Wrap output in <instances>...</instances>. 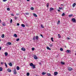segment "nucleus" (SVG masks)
Segmentation results:
<instances>
[{
  "label": "nucleus",
  "instance_id": "obj_1",
  "mask_svg": "<svg viewBox=\"0 0 76 76\" xmlns=\"http://www.w3.org/2000/svg\"><path fill=\"white\" fill-rule=\"evenodd\" d=\"M17 73L16 72V69H14V74L15 75H16Z\"/></svg>",
  "mask_w": 76,
  "mask_h": 76
},
{
  "label": "nucleus",
  "instance_id": "obj_2",
  "mask_svg": "<svg viewBox=\"0 0 76 76\" xmlns=\"http://www.w3.org/2000/svg\"><path fill=\"white\" fill-rule=\"evenodd\" d=\"M34 59H35L36 60L38 59V57H37V56L36 55H34Z\"/></svg>",
  "mask_w": 76,
  "mask_h": 76
},
{
  "label": "nucleus",
  "instance_id": "obj_3",
  "mask_svg": "<svg viewBox=\"0 0 76 76\" xmlns=\"http://www.w3.org/2000/svg\"><path fill=\"white\" fill-rule=\"evenodd\" d=\"M72 21L74 23H75L76 22V19L75 18H72Z\"/></svg>",
  "mask_w": 76,
  "mask_h": 76
},
{
  "label": "nucleus",
  "instance_id": "obj_4",
  "mask_svg": "<svg viewBox=\"0 0 76 76\" xmlns=\"http://www.w3.org/2000/svg\"><path fill=\"white\" fill-rule=\"evenodd\" d=\"M21 50L22 51H26V49L24 48H22L21 49Z\"/></svg>",
  "mask_w": 76,
  "mask_h": 76
},
{
  "label": "nucleus",
  "instance_id": "obj_5",
  "mask_svg": "<svg viewBox=\"0 0 76 76\" xmlns=\"http://www.w3.org/2000/svg\"><path fill=\"white\" fill-rule=\"evenodd\" d=\"M67 53H71V50H67L66 51Z\"/></svg>",
  "mask_w": 76,
  "mask_h": 76
},
{
  "label": "nucleus",
  "instance_id": "obj_6",
  "mask_svg": "<svg viewBox=\"0 0 76 76\" xmlns=\"http://www.w3.org/2000/svg\"><path fill=\"white\" fill-rule=\"evenodd\" d=\"M7 71L8 72H12V70L10 69H7Z\"/></svg>",
  "mask_w": 76,
  "mask_h": 76
},
{
  "label": "nucleus",
  "instance_id": "obj_7",
  "mask_svg": "<svg viewBox=\"0 0 76 76\" xmlns=\"http://www.w3.org/2000/svg\"><path fill=\"white\" fill-rule=\"evenodd\" d=\"M58 74V72H54V75L55 76H56V75H57Z\"/></svg>",
  "mask_w": 76,
  "mask_h": 76
},
{
  "label": "nucleus",
  "instance_id": "obj_8",
  "mask_svg": "<svg viewBox=\"0 0 76 76\" xmlns=\"http://www.w3.org/2000/svg\"><path fill=\"white\" fill-rule=\"evenodd\" d=\"M54 10V9L53 8H50V12H51V11H52V10Z\"/></svg>",
  "mask_w": 76,
  "mask_h": 76
},
{
  "label": "nucleus",
  "instance_id": "obj_9",
  "mask_svg": "<svg viewBox=\"0 0 76 76\" xmlns=\"http://www.w3.org/2000/svg\"><path fill=\"white\" fill-rule=\"evenodd\" d=\"M8 64L10 65V66L11 67L12 66V63H11V62H10L9 63V64Z\"/></svg>",
  "mask_w": 76,
  "mask_h": 76
},
{
  "label": "nucleus",
  "instance_id": "obj_10",
  "mask_svg": "<svg viewBox=\"0 0 76 76\" xmlns=\"http://www.w3.org/2000/svg\"><path fill=\"white\" fill-rule=\"evenodd\" d=\"M21 26L22 27H23V28H25V24H21Z\"/></svg>",
  "mask_w": 76,
  "mask_h": 76
},
{
  "label": "nucleus",
  "instance_id": "obj_11",
  "mask_svg": "<svg viewBox=\"0 0 76 76\" xmlns=\"http://www.w3.org/2000/svg\"><path fill=\"white\" fill-rule=\"evenodd\" d=\"M39 37L38 36H36L35 37V38L37 40H38V38Z\"/></svg>",
  "mask_w": 76,
  "mask_h": 76
},
{
  "label": "nucleus",
  "instance_id": "obj_12",
  "mask_svg": "<svg viewBox=\"0 0 76 76\" xmlns=\"http://www.w3.org/2000/svg\"><path fill=\"white\" fill-rule=\"evenodd\" d=\"M68 69L69 71H71V70H72V68H71V67H69Z\"/></svg>",
  "mask_w": 76,
  "mask_h": 76
},
{
  "label": "nucleus",
  "instance_id": "obj_13",
  "mask_svg": "<svg viewBox=\"0 0 76 76\" xmlns=\"http://www.w3.org/2000/svg\"><path fill=\"white\" fill-rule=\"evenodd\" d=\"M47 50H51V48H49V47L48 46L47 47Z\"/></svg>",
  "mask_w": 76,
  "mask_h": 76
},
{
  "label": "nucleus",
  "instance_id": "obj_14",
  "mask_svg": "<svg viewBox=\"0 0 76 76\" xmlns=\"http://www.w3.org/2000/svg\"><path fill=\"white\" fill-rule=\"evenodd\" d=\"M8 54V53L7 52L5 53V56H7Z\"/></svg>",
  "mask_w": 76,
  "mask_h": 76
},
{
  "label": "nucleus",
  "instance_id": "obj_15",
  "mask_svg": "<svg viewBox=\"0 0 76 76\" xmlns=\"http://www.w3.org/2000/svg\"><path fill=\"white\" fill-rule=\"evenodd\" d=\"M76 6V3H74L73 4H72V6L73 7H75Z\"/></svg>",
  "mask_w": 76,
  "mask_h": 76
},
{
  "label": "nucleus",
  "instance_id": "obj_16",
  "mask_svg": "<svg viewBox=\"0 0 76 76\" xmlns=\"http://www.w3.org/2000/svg\"><path fill=\"white\" fill-rule=\"evenodd\" d=\"M45 74H46V73L45 72H42V75H45Z\"/></svg>",
  "mask_w": 76,
  "mask_h": 76
},
{
  "label": "nucleus",
  "instance_id": "obj_17",
  "mask_svg": "<svg viewBox=\"0 0 76 76\" xmlns=\"http://www.w3.org/2000/svg\"><path fill=\"white\" fill-rule=\"evenodd\" d=\"M2 25H3V26H5L6 25V24L4 23H3Z\"/></svg>",
  "mask_w": 76,
  "mask_h": 76
},
{
  "label": "nucleus",
  "instance_id": "obj_18",
  "mask_svg": "<svg viewBox=\"0 0 76 76\" xmlns=\"http://www.w3.org/2000/svg\"><path fill=\"white\" fill-rule=\"evenodd\" d=\"M33 15L34 16H35V17H37V15L35 14H34Z\"/></svg>",
  "mask_w": 76,
  "mask_h": 76
},
{
  "label": "nucleus",
  "instance_id": "obj_19",
  "mask_svg": "<svg viewBox=\"0 0 76 76\" xmlns=\"http://www.w3.org/2000/svg\"><path fill=\"white\" fill-rule=\"evenodd\" d=\"M20 69V68H19V67L17 66V70H19Z\"/></svg>",
  "mask_w": 76,
  "mask_h": 76
},
{
  "label": "nucleus",
  "instance_id": "obj_20",
  "mask_svg": "<svg viewBox=\"0 0 76 76\" xmlns=\"http://www.w3.org/2000/svg\"><path fill=\"white\" fill-rule=\"evenodd\" d=\"M1 37L2 38H4V34H2Z\"/></svg>",
  "mask_w": 76,
  "mask_h": 76
},
{
  "label": "nucleus",
  "instance_id": "obj_21",
  "mask_svg": "<svg viewBox=\"0 0 76 76\" xmlns=\"http://www.w3.org/2000/svg\"><path fill=\"white\" fill-rule=\"evenodd\" d=\"M33 39L34 41H35V36L34 37Z\"/></svg>",
  "mask_w": 76,
  "mask_h": 76
},
{
  "label": "nucleus",
  "instance_id": "obj_22",
  "mask_svg": "<svg viewBox=\"0 0 76 76\" xmlns=\"http://www.w3.org/2000/svg\"><path fill=\"white\" fill-rule=\"evenodd\" d=\"M61 64H62V65H64L65 64V63H64V62H61Z\"/></svg>",
  "mask_w": 76,
  "mask_h": 76
},
{
  "label": "nucleus",
  "instance_id": "obj_23",
  "mask_svg": "<svg viewBox=\"0 0 76 76\" xmlns=\"http://www.w3.org/2000/svg\"><path fill=\"white\" fill-rule=\"evenodd\" d=\"M34 65V64H33L32 63H30V66H32Z\"/></svg>",
  "mask_w": 76,
  "mask_h": 76
},
{
  "label": "nucleus",
  "instance_id": "obj_24",
  "mask_svg": "<svg viewBox=\"0 0 76 76\" xmlns=\"http://www.w3.org/2000/svg\"><path fill=\"white\" fill-rule=\"evenodd\" d=\"M5 64V66H6V68L7 67V64H6V63H4Z\"/></svg>",
  "mask_w": 76,
  "mask_h": 76
},
{
  "label": "nucleus",
  "instance_id": "obj_25",
  "mask_svg": "<svg viewBox=\"0 0 76 76\" xmlns=\"http://www.w3.org/2000/svg\"><path fill=\"white\" fill-rule=\"evenodd\" d=\"M25 15H29V13L28 12H27L25 13Z\"/></svg>",
  "mask_w": 76,
  "mask_h": 76
},
{
  "label": "nucleus",
  "instance_id": "obj_26",
  "mask_svg": "<svg viewBox=\"0 0 76 76\" xmlns=\"http://www.w3.org/2000/svg\"><path fill=\"white\" fill-rule=\"evenodd\" d=\"M60 20H58V22L57 23V25H59V24H60Z\"/></svg>",
  "mask_w": 76,
  "mask_h": 76
},
{
  "label": "nucleus",
  "instance_id": "obj_27",
  "mask_svg": "<svg viewBox=\"0 0 76 76\" xmlns=\"http://www.w3.org/2000/svg\"><path fill=\"white\" fill-rule=\"evenodd\" d=\"M14 37H18V36L16 34H15L14 35Z\"/></svg>",
  "mask_w": 76,
  "mask_h": 76
},
{
  "label": "nucleus",
  "instance_id": "obj_28",
  "mask_svg": "<svg viewBox=\"0 0 76 76\" xmlns=\"http://www.w3.org/2000/svg\"><path fill=\"white\" fill-rule=\"evenodd\" d=\"M58 38H61V36H60V34H58Z\"/></svg>",
  "mask_w": 76,
  "mask_h": 76
},
{
  "label": "nucleus",
  "instance_id": "obj_29",
  "mask_svg": "<svg viewBox=\"0 0 76 76\" xmlns=\"http://www.w3.org/2000/svg\"><path fill=\"white\" fill-rule=\"evenodd\" d=\"M7 44L8 45H11V42H8L7 43Z\"/></svg>",
  "mask_w": 76,
  "mask_h": 76
},
{
  "label": "nucleus",
  "instance_id": "obj_30",
  "mask_svg": "<svg viewBox=\"0 0 76 76\" xmlns=\"http://www.w3.org/2000/svg\"><path fill=\"white\" fill-rule=\"evenodd\" d=\"M3 70V69H2V68L1 67H0V72H1Z\"/></svg>",
  "mask_w": 76,
  "mask_h": 76
},
{
  "label": "nucleus",
  "instance_id": "obj_31",
  "mask_svg": "<svg viewBox=\"0 0 76 76\" xmlns=\"http://www.w3.org/2000/svg\"><path fill=\"white\" fill-rule=\"evenodd\" d=\"M32 66L33 68H35V65L34 64L33 65V66Z\"/></svg>",
  "mask_w": 76,
  "mask_h": 76
},
{
  "label": "nucleus",
  "instance_id": "obj_32",
  "mask_svg": "<svg viewBox=\"0 0 76 76\" xmlns=\"http://www.w3.org/2000/svg\"><path fill=\"white\" fill-rule=\"evenodd\" d=\"M73 16V15H70L68 16L69 17H72V16Z\"/></svg>",
  "mask_w": 76,
  "mask_h": 76
},
{
  "label": "nucleus",
  "instance_id": "obj_33",
  "mask_svg": "<svg viewBox=\"0 0 76 76\" xmlns=\"http://www.w3.org/2000/svg\"><path fill=\"white\" fill-rule=\"evenodd\" d=\"M60 50L61 51H63V49L62 48H60Z\"/></svg>",
  "mask_w": 76,
  "mask_h": 76
},
{
  "label": "nucleus",
  "instance_id": "obj_34",
  "mask_svg": "<svg viewBox=\"0 0 76 76\" xmlns=\"http://www.w3.org/2000/svg\"><path fill=\"white\" fill-rule=\"evenodd\" d=\"M48 76H51V74L50 73H48L47 74Z\"/></svg>",
  "mask_w": 76,
  "mask_h": 76
},
{
  "label": "nucleus",
  "instance_id": "obj_35",
  "mask_svg": "<svg viewBox=\"0 0 76 76\" xmlns=\"http://www.w3.org/2000/svg\"><path fill=\"white\" fill-rule=\"evenodd\" d=\"M47 6L48 7H49V3H47Z\"/></svg>",
  "mask_w": 76,
  "mask_h": 76
},
{
  "label": "nucleus",
  "instance_id": "obj_36",
  "mask_svg": "<svg viewBox=\"0 0 76 76\" xmlns=\"http://www.w3.org/2000/svg\"><path fill=\"white\" fill-rule=\"evenodd\" d=\"M49 46L50 47H53V44L49 45Z\"/></svg>",
  "mask_w": 76,
  "mask_h": 76
},
{
  "label": "nucleus",
  "instance_id": "obj_37",
  "mask_svg": "<svg viewBox=\"0 0 76 76\" xmlns=\"http://www.w3.org/2000/svg\"><path fill=\"white\" fill-rule=\"evenodd\" d=\"M27 76H28L29 75V72H27Z\"/></svg>",
  "mask_w": 76,
  "mask_h": 76
},
{
  "label": "nucleus",
  "instance_id": "obj_38",
  "mask_svg": "<svg viewBox=\"0 0 76 76\" xmlns=\"http://www.w3.org/2000/svg\"><path fill=\"white\" fill-rule=\"evenodd\" d=\"M64 15H65V14H64V13H63L62 14V16H64Z\"/></svg>",
  "mask_w": 76,
  "mask_h": 76
},
{
  "label": "nucleus",
  "instance_id": "obj_39",
  "mask_svg": "<svg viewBox=\"0 0 76 76\" xmlns=\"http://www.w3.org/2000/svg\"><path fill=\"white\" fill-rule=\"evenodd\" d=\"M41 26L42 28H44V27L43 26V25H41Z\"/></svg>",
  "mask_w": 76,
  "mask_h": 76
},
{
  "label": "nucleus",
  "instance_id": "obj_40",
  "mask_svg": "<svg viewBox=\"0 0 76 76\" xmlns=\"http://www.w3.org/2000/svg\"><path fill=\"white\" fill-rule=\"evenodd\" d=\"M31 10H34V8L33 7H31Z\"/></svg>",
  "mask_w": 76,
  "mask_h": 76
},
{
  "label": "nucleus",
  "instance_id": "obj_41",
  "mask_svg": "<svg viewBox=\"0 0 76 76\" xmlns=\"http://www.w3.org/2000/svg\"><path fill=\"white\" fill-rule=\"evenodd\" d=\"M7 10H8V11H10V8H8L7 9Z\"/></svg>",
  "mask_w": 76,
  "mask_h": 76
},
{
  "label": "nucleus",
  "instance_id": "obj_42",
  "mask_svg": "<svg viewBox=\"0 0 76 76\" xmlns=\"http://www.w3.org/2000/svg\"><path fill=\"white\" fill-rule=\"evenodd\" d=\"M31 50H32V51H34V50H35V48H32Z\"/></svg>",
  "mask_w": 76,
  "mask_h": 76
},
{
  "label": "nucleus",
  "instance_id": "obj_43",
  "mask_svg": "<svg viewBox=\"0 0 76 76\" xmlns=\"http://www.w3.org/2000/svg\"><path fill=\"white\" fill-rule=\"evenodd\" d=\"M20 39H16V41H19V40Z\"/></svg>",
  "mask_w": 76,
  "mask_h": 76
},
{
  "label": "nucleus",
  "instance_id": "obj_44",
  "mask_svg": "<svg viewBox=\"0 0 76 76\" xmlns=\"http://www.w3.org/2000/svg\"><path fill=\"white\" fill-rule=\"evenodd\" d=\"M59 9H60V10H61V9H62L63 8H61V7H59Z\"/></svg>",
  "mask_w": 76,
  "mask_h": 76
},
{
  "label": "nucleus",
  "instance_id": "obj_45",
  "mask_svg": "<svg viewBox=\"0 0 76 76\" xmlns=\"http://www.w3.org/2000/svg\"><path fill=\"white\" fill-rule=\"evenodd\" d=\"M51 39L52 40V41H53V38L52 37L51 38Z\"/></svg>",
  "mask_w": 76,
  "mask_h": 76
},
{
  "label": "nucleus",
  "instance_id": "obj_46",
  "mask_svg": "<svg viewBox=\"0 0 76 76\" xmlns=\"http://www.w3.org/2000/svg\"><path fill=\"white\" fill-rule=\"evenodd\" d=\"M10 23H12V19H11L10 21Z\"/></svg>",
  "mask_w": 76,
  "mask_h": 76
},
{
  "label": "nucleus",
  "instance_id": "obj_47",
  "mask_svg": "<svg viewBox=\"0 0 76 76\" xmlns=\"http://www.w3.org/2000/svg\"><path fill=\"white\" fill-rule=\"evenodd\" d=\"M17 26H19V23H17Z\"/></svg>",
  "mask_w": 76,
  "mask_h": 76
},
{
  "label": "nucleus",
  "instance_id": "obj_48",
  "mask_svg": "<svg viewBox=\"0 0 76 76\" xmlns=\"http://www.w3.org/2000/svg\"><path fill=\"white\" fill-rule=\"evenodd\" d=\"M6 1H7V0H3V1H4V2Z\"/></svg>",
  "mask_w": 76,
  "mask_h": 76
},
{
  "label": "nucleus",
  "instance_id": "obj_49",
  "mask_svg": "<svg viewBox=\"0 0 76 76\" xmlns=\"http://www.w3.org/2000/svg\"><path fill=\"white\" fill-rule=\"evenodd\" d=\"M40 36H41V37H42V38H44V37H43V36H42V35L41 34Z\"/></svg>",
  "mask_w": 76,
  "mask_h": 76
},
{
  "label": "nucleus",
  "instance_id": "obj_50",
  "mask_svg": "<svg viewBox=\"0 0 76 76\" xmlns=\"http://www.w3.org/2000/svg\"><path fill=\"white\" fill-rule=\"evenodd\" d=\"M11 16H14V15L13 14H11Z\"/></svg>",
  "mask_w": 76,
  "mask_h": 76
},
{
  "label": "nucleus",
  "instance_id": "obj_51",
  "mask_svg": "<svg viewBox=\"0 0 76 76\" xmlns=\"http://www.w3.org/2000/svg\"><path fill=\"white\" fill-rule=\"evenodd\" d=\"M1 64H3V62H1Z\"/></svg>",
  "mask_w": 76,
  "mask_h": 76
},
{
  "label": "nucleus",
  "instance_id": "obj_52",
  "mask_svg": "<svg viewBox=\"0 0 76 76\" xmlns=\"http://www.w3.org/2000/svg\"><path fill=\"white\" fill-rule=\"evenodd\" d=\"M15 19H17V17H15Z\"/></svg>",
  "mask_w": 76,
  "mask_h": 76
},
{
  "label": "nucleus",
  "instance_id": "obj_53",
  "mask_svg": "<svg viewBox=\"0 0 76 76\" xmlns=\"http://www.w3.org/2000/svg\"><path fill=\"white\" fill-rule=\"evenodd\" d=\"M58 11L59 12H60V10H58Z\"/></svg>",
  "mask_w": 76,
  "mask_h": 76
},
{
  "label": "nucleus",
  "instance_id": "obj_54",
  "mask_svg": "<svg viewBox=\"0 0 76 76\" xmlns=\"http://www.w3.org/2000/svg\"><path fill=\"white\" fill-rule=\"evenodd\" d=\"M1 50V47H0V51Z\"/></svg>",
  "mask_w": 76,
  "mask_h": 76
},
{
  "label": "nucleus",
  "instance_id": "obj_55",
  "mask_svg": "<svg viewBox=\"0 0 76 76\" xmlns=\"http://www.w3.org/2000/svg\"><path fill=\"white\" fill-rule=\"evenodd\" d=\"M39 63V64L40 65H41V62H40V63Z\"/></svg>",
  "mask_w": 76,
  "mask_h": 76
},
{
  "label": "nucleus",
  "instance_id": "obj_56",
  "mask_svg": "<svg viewBox=\"0 0 76 76\" xmlns=\"http://www.w3.org/2000/svg\"><path fill=\"white\" fill-rule=\"evenodd\" d=\"M16 15H19V14H17Z\"/></svg>",
  "mask_w": 76,
  "mask_h": 76
},
{
  "label": "nucleus",
  "instance_id": "obj_57",
  "mask_svg": "<svg viewBox=\"0 0 76 76\" xmlns=\"http://www.w3.org/2000/svg\"><path fill=\"white\" fill-rule=\"evenodd\" d=\"M70 39V38H69L68 37L67 38L68 39Z\"/></svg>",
  "mask_w": 76,
  "mask_h": 76
},
{
  "label": "nucleus",
  "instance_id": "obj_58",
  "mask_svg": "<svg viewBox=\"0 0 76 76\" xmlns=\"http://www.w3.org/2000/svg\"><path fill=\"white\" fill-rule=\"evenodd\" d=\"M27 1H29L30 0H26Z\"/></svg>",
  "mask_w": 76,
  "mask_h": 76
},
{
  "label": "nucleus",
  "instance_id": "obj_59",
  "mask_svg": "<svg viewBox=\"0 0 76 76\" xmlns=\"http://www.w3.org/2000/svg\"><path fill=\"white\" fill-rule=\"evenodd\" d=\"M1 22V20H0V22Z\"/></svg>",
  "mask_w": 76,
  "mask_h": 76
},
{
  "label": "nucleus",
  "instance_id": "obj_60",
  "mask_svg": "<svg viewBox=\"0 0 76 76\" xmlns=\"http://www.w3.org/2000/svg\"><path fill=\"white\" fill-rule=\"evenodd\" d=\"M26 25H28V24H26Z\"/></svg>",
  "mask_w": 76,
  "mask_h": 76
},
{
  "label": "nucleus",
  "instance_id": "obj_61",
  "mask_svg": "<svg viewBox=\"0 0 76 76\" xmlns=\"http://www.w3.org/2000/svg\"><path fill=\"white\" fill-rule=\"evenodd\" d=\"M61 6H62V5H63V4H61Z\"/></svg>",
  "mask_w": 76,
  "mask_h": 76
},
{
  "label": "nucleus",
  "instance_id": "obj_62",
  "mask_svg": "<svg viewBox=\"0 0 76 76\" xmlns=\"http://www.w3.org/2000/svg\"><path fill=\"white\" fill-rule=\"evenodd\" d=\"M0 41H1V40H0Z\"/></svg>",
  "mask_w": 76,
  "mask_h": 76
}]
</instances>
